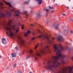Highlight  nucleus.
<instances>
[{"label": "nucleus", "instance_id": "nucleus-49", "mask_svg": "<svg viewBox=\"0 0 73 73\" xmlns=\"http://www.w3.org/2000/svg\"><path fill=\"white\" fill-rule=\"evenodd\" d=\"M46 15H48V13H47Z\"/></svg>", "mask_w": 73, "mask_h": 73}, {"label": "nucleus", "instance_id": "nucleus-23", "mask_svg": "<svg viewBox=\"0 0 73 73\" xmlns=\"http://www.w3.org/2000/svg\"><path fill=\"white\" fill-rule=\"evenodd\" d=\"M29 3V1L25 2H24V4H28Z\"/></svg>", "mask_w": 73, "mask_h": 73}, {"label": "nucleus", "instance_id": "nucleus-15", "mask_svg": "<svg viewBox=\"0 0 73 73\" xmlns=\"http://www.w3.org/2000/svg\"><path fill=\"white\" fill-rule=\"evenodd\" d=\"M31 56L30 55H27L26 56V57L25 58V60H28V59H29V58H30V56Z\"/></svg>", "mask_w": 73, "mask_h": 73}, {"label": "nucleus", "instance_id": "nucleus-21", "mask_svg": "<svg viewBox=\"0 0 73 73\" xmlns=\"http://www.w3.org/2000/svg\"><path fill=\"white\" fill-rule=\"evenodd\" d=\"M39 27L41 29L42 28V25H39Z\"/></svg>", "mask_w": 73, "mask_h": 73}, {"label": "nucleus", "instance_id": "nucleus-14", "mask_svg": "<svg viewBox=\"0 0 73 73\" xmlns=\"http://www.w3.org/2000/svg\"><path fill=\"white\" fill-rule=\"evenodd\" d=\"M30 52L31 54V56L32 57H33L35 56V54L33 53V51L32 50H30Z\"/></svg>", "mask_w": 73, "mask_h": 73}, {"label": "nucleus", "instance_id": "nucleus-20", "mask_svg": "<svg viewBox=\"0 0 73 73\" xmlns=\"http://www.w3.org/2000/svg\"><path fill=\"white\" fill-rule=\"evenodd\" d=\"M16 65H17L16 63H15L13 65V67L15 68V67H16Z\"/></svg>", "mask_w": 73, "mask_h": 73}, {"label": "nucleus", "instance_id": "nucleus-43", "mask_svg": "<svg viewBox=\"0 0 73 73\" xmlns=\"http://www.w3.org/2000/svg\"><path fill=\"white\" fill-rule=\"evenodd\" d=\"M55 5H57V3L55 4Z\"/></svg>", "mask_w": 73, "mask_h": 73}, {"label": "nucleus", "instance_id": "nucleus-22", "mask_svg": "<svg viewBox=\"0 0 73 73\" xmlns=\"http://www.w3.org/2000/svg\"><path fill=\"white\" fill-rule=\"evenodd\" d=\"M15 49H16V50H18V47H16L15 48Z\"/></svg>", "mask_w": 73, "mask_h": 73}, {"label": "nucleus", "instance_id": "nucleus-10", "mask_svg": "<svg viewBox=\"0 0 73 73\" xmlns=\"http://www.w3.org/2000/svg\"><path fill=\"white\" fill-rule=\"evenodd\" d=\"M35 1H37L38 5H41L42 4V0H35Z\"/></svg>", "mask_w": 73, "mask_h": 73}, {"label": "nucleus", "instance_id": "nucleus-18", "mask_svg": "<svg viewBox=\"0 0 73 73\" xmlns=\"http://www.w3.org/2000/svg\"><path fill=\"white\" fill-rule=\"evenodd\" d=\"M48 8L49 9H53V7L51 6H49L48 7Z\"/></svg>", "mask_w": 73, "mask_h": 73}, {"label": "nucleus", "instance_id": "nucleus-47", "mask_svg": "<svg viewBox=\"0 0 73 73\" xmlns=\"http://www.w3.org/2000/svg\"><path fill=\"white\" fill-rule=\"evenodd\" d=\"M33 35H35V34L34 33H33Z\"/></svg>", "mask_w": 73, "mask_h": 73}, {"label": "nucleus", "instance_id": "nucleus-13", "mask_svg": "<svg viewBox=\"0 0 73 73\" xmlns=\"http://www.w3.org/2000/svg\"><path fill=\"white\" fill-rule=\"evenodd\" d=\"M11 56L12 58H13V57H16V53H11Z\"/></svg>", "mask_w": 73, "mask_h": 73}, {"label": "nucleus", "instance_id": "nucleus-37", "mask_svg": "<svg viewBox=\"0 0 73 73\" xmlns=\"http://www.w3.org/2000/svg\"><path fill=\"white\" fill-rule=\"evenodd\" d=\"M31 26H33L34 25H35L34 24H31Z\"/></svg>", "mask_w": 73, "mask_h": 73}, {"label": "nucleus", "instance_id": "nucleus-1", "mask_svg": "<svg viewBox=\"0 0 73 73\" xmlns=\"http://www.w3.org/2000/svg\"><path fill=\"white\" fill-rule=\"evenodd\" d=\"M54 51V52H56V54H57V56L52 57V58L55 60V61H53L52 64H51V62L50 61H48L47 64L48 65L46 67V69H49L51 71L53 70L52 68H57L58 66L60 65V63L59 61L60 60L63 62H64V57H65V56L61 54V51L64 50V48L62 47L61 44H59V46L60 49H59L57 46L56 45L53 44Z\"/></svg>", "mask_w": 73, "mask_h": 73}, {"label": "nucleus", "instance_id": "nucleus-41", "mask_svg": "<svg viewBox=\"0 0 73 73\" xmlns=\"http://www.w3.org/2000/svg\"><path fill=\"white\" fill-rule=\"evenodd\" d=\"M29 73H33V72H32L30 71V72Z\"/></svg>", "mask_w": 73, "mask_h": 73}, {"label": "nucleus", "instance_id": "nucleus-19", "mask_svg": "<svg viewBox=\"0 0 73 73\" xmlns=\"http://www.w3.org/2000/svg\"><path fill=\"white\" fill-rule=\"evenodd\" d=\"M23 73V72H22L21 70H19L18 71L17 73Z\"/></svg>", "mask_w": 73, "mask_h": 73}, {"label": "nucleus", "instance_id": "nucleus-39", "mask_svg": "<svg viewBox=\"0 0 73 73\" xmlns=\"http://www.w3.org/2000/svg\"><path fill=\"white\" fill-rule=\"evenodd\" d=\"M45 72V70H43L42 71V72Z\"/></svg>", "mask_w": 73, "mask_h": 73}, {"label": "nucleus", "instance_id": "nucleus-29", "mask_svg": "<svg viewBox=\"0 0 73 73\" xmlns=\"http://www.w3.org/2000/svg\"><path fill=\"white\" fill-rule=\"evenodd\" d=\"M70 33L71 34H73V31H70Z\"/></svg>", "mask_w": 73, "mask_h": 73}, {"label": "nucleus", "instance_id": "nucleus-16", "mask_svg": "<svg viewBox=\"0 0 73 73\" xmlns=\"http://www.w3.org/2000/svg\"><path fill=\"white\" fill-rule=\"evenodd\" d=\"M40 45V44H37V45H36L35 47V49H37V48L38 46H39V45Z\"/></svg>", "mask_w": 73, "mask_h": 73}, {"label": "nucleus", "instance_id": "nucleus-4", "mask_svg": "<svg viewBox=\"0 0 73 73\" xmlns=\"http://www.w3.org/2000/svg\"><path fill=\"white\" fill-rule=\"evenodd\" d=\"M40 45L42 47V48L40 50V52H36V55L37 56L40 57L42 54H46V50L47 52H50V50H49V46L47 45L45 46H43L42 45V43H40Z\"/></svg>", "mask_w": 73, "mask_h": 73}, {"label": "nucleus", "instance_id": "nucleus-36", "mask_svg": "<svg viewBox=\"0 0 73 73\" xmlns=\"http://www.w3.org/2000/svg\"><path fill=\"white\" fill-rule=\"evenodd\" d=\"M72 20H73V19H70V21H72Z\"/></svg>", "mask_w": 73, "mask_h": 73}, {"label": "nucleus", "instance_id": "nucleus-33", "mask_svg": "<svg viewBox=\"0 0 73 73\" xmlns=\"http://www.w3.org/2000/svg\"><path fill=\"white\" fill-rule=\"evenodd\" d=\"M62 15H63V16H66V14H63Z\"/></svg>", "mask_w": 73, "mask_h": 73}, {"label": "nucleus", "instance_id": "nucleus-32", "mask_svg": "<svg viewBox=\"0 0 73 73\" xmlns=\"http://www.w3.org/2000/svg\"><path fill=\"white\" fill-rule=\"evenodd\" d=\"M25 52V50H24L22 54L23 55L24 54V52Z\"/></svg>", "mask_w": 73, "mask_h": 73}, {"label": "nucleus", "instance_id": "nucleus-35", "mask_svg": "<svg viewBox=\"0 0 73 73\" xmlns=\"http://www.w3.org/2000/svg\"><path fill=\"white\" fill-rule=\"evenodd\" d=\"M26 17H27V16H28V14H26Z\"/></svg>", "mask_w": 73, "mask_h": 73}, {"label": "nucleus", "instance_id": "nucleus-24", "mask_svg": "<svg viewBox=\"0 0 73 73\" xmlns=\"http://www.w3.org/2000/svg\"><path fill=\"white\" fill-rule=\"evenodd\" d=\"M24 29V25H23L22 26V29Z\"/></svg>", "mask_w": 73, "mask_h": 73}, {"label": "nucleus", "instance_id": "nucleus-28", "mask_svg": "<svg viewBox=\"0 0 73 73\" xmlns=\"http://www.w3.org/2000/svg\"><path fill=\"white\" fill-rule=\"evenodd\" d=\"M35 39H36V38L35 37H33V38H32V40H34Z\"/></svg>", "mask_w": 73, "mask_h": 73}, {"label": "nucleus", "instance_id": "nucleus-44", "mask_svg": "<svg viewBox=\"0 0 73 73\" xmlns=\"http://www.w3.org/2000/svg\"><path fill=\"white\" fill-rule=\"evenodd\" d=\"M66 8H69V7H66Z\"/></svg>", "mask_w": 73, "mask_h": 73}, {"label": "nucleus", "instance_id": "nucleus-38", "mask_svg": "<svg viewBox=\"0 0 73 73\" xmlns=\"http://www.w3.org/2000/svg\"><path fill=\"white\" fill-rule=\"evenodd\" d=\"M0 58H3V57L2 56H0Z\"/></svg>", "mask_w": 73, "mask_h": 73}, {"label": "nucleus", "instance_id": "nucleus-17", "mask_svg": "<svg viewBox=\"0 0 73 73\" xmlns=\"http://www.w3.org/2000/svg\"><path fill=\"white\" fill-rule=\"evenodd\" d=\"M59 25H57L55 27V29H58L59 28Z\"/></svg>", "mask_w": 73, "mask_h": 73}, {"label": "nucleus", "instance_id": "nucleus-25", "mask_svg": "<svg viewBox=\"0 0 73 73\" xmlns=\"http://www.w3.org/2000/svg\"><path fill=\"white\" fill-rule=\"evenodd\" d=\"M35 60H37V58L36 57V55H35Z\"/></svg>", "mask_w": 73, "mask_h": 73}, {"label": "nucleus", "instance_id": "nucleus-46", "mask_svg": "<svg viewBox=\"0 0 73 73\" xmlns=\"http://www.w3.org/2000/svg\"><path fill=\"white\" fill-rule=\"evenodd\" d=\"M43 64H45V62H43Z\"/></svg>", "mask_w": 73, "mask_h": 73}, {"label": "nucleus", "instance_id": "nucleus-31", "mask_svg": "<svg viewBox=\"0 0 73 73\" xmlns=\"http://www.w3.org/2000/svg\"><path fill=\"white\" fill-rule=\"evenodd\" d=\"M0 5H3V3L0 2Z\"/></svg>", "mask_w": 73, "mask_h": 73}, {"label": "nucleus", "instance_id": "nucleus-7", "mask_svg": "<svg viewBox=\"0 0 73 73\" xmlns=\"http://www.w3.org/2000/svg\"><path fill=\"white\" fill-rule=\"evenodd\" d=\"M57 40L58 41H64L65 40L64 38L62 37V36H59L57 38Z\"/></svg>", "mask_w": 73, "mask_h": 73}, {"label": "nucleus", "instance_id": "nucleus-50", "mask_svg": "<svg viewBox=\"0 0 73 73\" xmlns=\"http://www.w3.org/2000/svg\"><path fill=\"white\" fill-rule=\"evenodd\" d=\"M47 21L48 22V21Z\"/></svg>", "mask_w": 73, "mask_h": 73}, {"label": "nucleus", "instance_id": "nucleus-5", "mask_svg": "<svg viewBox=\"0 0 73 73\" xmlns=\"http://www.w3.org/2000/svg\"><path fill=\"white\" fill-rule=\"evenodd\" d=\"M38 32L39 33H41L42 34L41 35H40L38 36L39 38H40L41 39H42V40H46L48 43L51 44V42H52V40H50L49 38V35H45L42 33L40 30H38Z\"/></svg>", "mask_w": 73, "mask_h": 73}, {"label": "nucleus", "instance_id": "nucleus-9", "mask_svg": "<svg viewBox=\"0 0 73 73\" xmlns=\"http://www.w3.org/2000/svg\"><path fill=\"white\" fill-rule=\"evenodd\" d=\"M2 42L4 44H7V41L5 38H3L2 39Z\"/></svg>", "mask_w": 73, "mask_h": 73}, {"label": "nucleus", "instance_id": "nucleus-11", "mask_svg": "<svg viewBox=\"0 0 73 73\" xmlns=\"http://www.w3.org/2000/svg\"><path fill=\"white\" fill-rule=\"evenodd\" d=\"M31 33V31L29 30L27 32V33H25V36H26V37H27V36H28V34H29V33Z\"/></svg>", "mask_w": 73, "mask_h": 73}, {"label": "nucleus", "instance_id": "nucleus-34", "mask_svg": "<svg viewBox=\"0 0 73 73\" xmlns=\"http://www.w3.org/2000/svg\"><path fill=\"white\" fill-rule=\"evenodd\" d=\"M54 11V10H52L51 11V13H53Z\"/></svg>", "mask_w": 73, "mask_h": 73}, {"label": "nucleus", "instance_id": "nucleus-3", "mask_svg": "<svg viewBox=\"0 0 73 73\" xmlns=\"http://www.w3.org/2000/svg\"><path fill=\"white\" fill-rule=\"evenodd\" d=\"M4 2L7 4L9 6L10 9H8V10H6V12L7 13L6 14H4L2 13L1 14V15L2 17H8V16H12V14L11 13V12H14L15 14H14V16L15 17H17V16H19V14L20 13V12L19 11H16L13 10V8H14L11 5V3L9 2H7L4 1Z\"/></svg>", "mask_w": 73, "mask_h": 73}, {"label": "nucleus", "instance_id": "nucleus-42", "mask_svg": "<svg viewBox=\"0 0 73 73\" xmlns=\"http://www.w3.org/2000/svg\"><path fill=\"white\" fill-rule=\"evenodd\" d=\"M54 38H52V40H54Z\"/></svg>", "mask_w": 73, "mask_h": 73}, {"label": "nucleus", "instance_id": "nucleus-40", "mask_svg": "<svg viewBox=\"0 0 73 73\" xmlns=\"http://www.w3.org/2000/svg\"><path fill=\"white\" fill-rule=\"evenodd\" d=\"M6 69H9V68L8 67H6Z\"/></svg>", "mask_w": 73, "mask_h": 73}, {"label": "nucleus", "instance_id": "nucleus-12", "mask_svg": "<svg viewBox=\"0 0 73 73\" xmlns=\"http://www.w3.org/2000/svg\"><path fill=\"white\" fill-rule=\"evenodd\" d=\"M72 69H73V66L72 67H69V71L70 73H72Z\"/></svg>", "mask_w": 73, "mask_h": 73}, {"label": "nucleus", "instance_id": "nucleus-27", "mask_svg": "<svg viewBox=\"0 0 73 73\" xmlns=\"http://www.w3.org/2000/svg\"><path fill=\"white\" fill-rule=\"evenodd\" d=\"M44 10H45V11H46L47 12H49V9H45Z\"/></svg>", "mask_w": 73, "mask_h": 73}, {"label": "nucleus", "instance_id": "nucleus-30", "mask_svg": "<svg viewBox=\"0 0 73 73\" xmlns=\"http://www.w3.org/2000/svg\"><path fill=\"white\" fill-rule=\"evenodd\" d=\"M18 25H19V26H21V24H20V23H18Z\"/></svg>", "mask_w": 73, "mask_h": 73}, {"label": "nucleus", "instance_id": "nucleus-8", "mask_svg": "<svg viewBox=\"0 0 73 73\" xmlns=\"http://www.w3.org/2000/svg\"><path fill=\"white\" fill-rule=\"evenodd\" d=\"M42 16V15L41 14L40 12L37 13L36 14V16H35L36 18H40Z\"/></svg>", "mask_w": 73, "mask_h": 73}, {"label": "nucleus", "instance_id": "nucleus-48", "mask_svg": "<svg viewBox=\"0 0 73 73\" xmlns=\"http://www.w3.org/2000/svg\"><path fill=\"white\" fill-rule=\"evenodd\" d=\"M70 1V0H69V1Z\"/></svg>", "mask_w": 73, "mask_h": 73}, {"label": "nucleus", "instance_id": "nucleus-2", "mask_svg": "<svg viewBox=\"0 0 73 73\" xmlns=\"http://www.w3.org/2000/svg\"><path fill=\"white\" fill-rule=\"evenodd\" d=\"M7 25L10 27H9L7 26L5 27V29L7 31L6 33L8 36H10L12 37L14 35V33L12 32V29H13L14 31H15L16 34H17V33H18V32L19 31V30L18 29V28H17L16 27V26L13 24V22L12 20L9 21L8 23H7Z\"/></svg>", "mask_w": 73, "mask_h": 73}, {"label": "nucleus", "instance_id": "nucleus-45", "mask_svg": "<svg viewBox=\"0 0 73 73\" xmlns=\"http://www.w3.org/2000/svg\"><path fill=\"white\" fill-rule=\"evenodd\" d=\"M32 11H31V13H32Z\"/></svg>", "mask_w": 73, "mask_h": 73}, {"label": "nucleus", "instance_id": "nucleus-6", "mask_svg": "<svg viewBox=\"0 0 73 73\" xmlns=\"http://www.w3.org/2000/svg\"><path fill=\"white\" fill-rule=\"evenodd\" d=\"M18 40L17 41L18 43L19 44V45H22V46H25V45H26L25 42L21 37L20 36H18Z\"/></svg>", "mask_w": 73, "mask_h": 73}, {"label": "nucleus", "instance_id": "nucleus-26", "mask_svg": "<svg viewBox=\"0 0 73 73\" xmlns=\"http://www.w3.org/2000/svg\"><path fill=\"white\" fill-rule=\"evenodd\" d=\"M27 12V11H23V13H25V14Z\"/></svg>", "mask_w": 73, "mask_h": 73}]
</instances>
